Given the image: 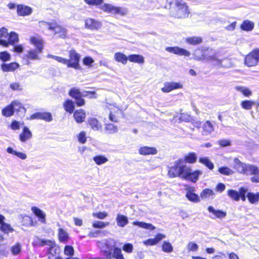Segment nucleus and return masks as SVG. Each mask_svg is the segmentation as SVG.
<instances>
[{
    "mask_svg": "<svg viewBox=\"0 0 259 259\" xmlns=\"http://www.w3.org/2000/svg\"><path fill=\"white\" fill-rule=\"evenodd\" d=\"M128 60L132 62L143 64L144 62V57L140 55H131L128 56Z\"/></svg>",
    "mask_w": 259,
    "mask_h": 259,
    "instance_id": "33",
    "label": "nucleus"
},
{
    "mask_svg": "<svg viewBox=\"0 0 259 259\" xmlns=\"http://www.w3.org/2000/svg\"><path fill=\"white\" fill-rule=\"evenodd\" d=\"M93 160L97 165H102L108 161V159L105 156L99 155L95 156L93 157Z\"/></svg>",
    "mask_w": 259,
    "mask_h": 259,
    "instance_id": "39",
    "label": "nucleus"
},
{
    "mask_svg": "<svg viewBox=\"0 0 259 259\" xmlns=\"http://www.w3.org/2000/svg\"><path fill=\"white\" fill-rule=\"evenodd\" d=\"M7 151L8 153L12 154L13 155H15L17 156L18 157L23 160H24L27 158V156L25 153L21 152H17L13 150V149L11 147H8L7 149Z\"/></svg>",
    "mask_w": 259,
    "mask_h": 259,
    "instance_id": "40",
    "label": "nucleus"
},
{
    "mask_svg": "<svg viewBox=\"0 0 259 259\" xmlns=\"http://www.w3.org/2000/svg\"><path fill=\"white\" fill-rule=\"evenodd\" d=\"M182 85L176 82H167L164 83V87L161 89L163 92L169 93L173 90L181 89Z\"/></svg>",
    "mask_w": 259,
    "mask_h": 259,
    "instance_id": "15",
    "label": "nucleus"
},
{
    "mask_svg": "<svg viewBox=\"0 0 259 259\" xmlns=\"http://www.w3.org/2000/svg\"><path fill=\"white\" fill-rule=\"evenodd\" d=\"M250 53L256 61L258 62L259 61V49L253 50Z\"/></svg>",
    "mask_w": 259,
    "mask_h": 259,
    "instance_id": "64",
    "label": "nucleus"
},
{
    "mask_svg": "<svg viewBox=\"0 0 259 259\" xmlns=\"http://www.w3.org/2000/svg\"><path fill=\"white\" fill-rule=\"evenodd\" d=\"M37 245L40 246H48V252L51 253L52 249L56 246L55 242L51 240H45L42 239H38L36 242Z\"/></svg>",
    "mask_w": 259,
    "mask_h": 259,
    "instance_id": "16",
    "label": "nucleus"
},
{
    "mask_svg": "<svg viewBox=\"0 0 259 259\" xmlns=\"http://www.w3.org/2000/svg\"><path fill=\"white\" fill-rule=\"evenodd\" d=\"M88 123L94 131H99L102 128L101 123L96 118H91L89 119Z\"/></svg>",
    "mask_w": 259,
    "mask_h": 259,
    "instance_id": "29",
    "label": "nucleus"
},
{
    "mask_svg": "<svg viewBox=\"0 0 259 259\" xmlns=\"http://www.w3.org/2000/svg\"><path fill=\"white\" fill-rule=\"evenodd\" d=\"M254 27V23L249 20L243 21L240 25V28L245 31H251Z\"/></svg>",
    "mask_w": 259,
    "mask_h": 259,
    "instance_id": "25",
    "label": "nucleus"
},
{
    "mask_svg": "<svg viewBox=\"0 0 259 259\" xmlns=\"http://www.w3.org/2000/svg\"><path fill=\"white\" fill-rule=\"evenodd\" d=\"M228 195L234 200L238 201L240 199L239 192L234 190H229L228 191Z\"/></svg>",
    "mask_w": 259,
    "mask_h": 259,
    "instance_id": "49",
    "label": "nucleus"
},
{
    "mask_svg": "<svg viewBox=\"0 0 259 259\" xmlns=\"http://www.w3.org/2000/svg\"><path fill=\"white\" fill-rule=\"evenodd\" d=\"M50 34L53 35L56 38H65L66 36V30L56 22H54Z\"/></svg>",
    "mask_w": 259,
    "mask_h": 259,
    "instance_id": "8",
    "label": "nucleus"
},
{
    "mask_svg": "<svg viewBox=\"0 0 259 259\" xmlns=\"http://www.w3.org/2000/svg\"><path fill=\"white\" fill-rule=\"evenodd\" d=\"M247 197L249 201L252 204H255L259 201V192L256 193L248 192Z\"/></svg>",
    "mask_w": 259,
    "mask_h": 259,
    "instance_id": "36",
    "label": "nucleus"
},
{
    "mask_svg": "<svg viewBox=\"0 0 259 259\" xmlns=\"http://www.w3.org/2000/svg\"><path fill=\"white\" fill-rule=\"evenodd\" d=\"M19 67V65L16 62L9 64L3 63L1 65L2 70L4 72L14 71Z\"/></svg>",
    "mask_w": 259,
    "mask_h": 259,
    "instance_id": "24",
    "label": "nucleus"
},
{
    "mask_svg": "<svg viewBox=\"0 0 259 259\" xmlns=\"http://www.w3.org/2000/svg\"><path fill=\"white\" fill-rule=\"evenodd\" d=\"M254 102L250 100L243 101L241 103V107L246 110H250L254 104Z\"/></svg>",
    "mask_w": 259,
    "mask_h": 259,
    "instance_id": "51",
    "label": "nucleus"
},
{
    "mask_svg": "<svg viewBox=\"0 0 259 259\" xmlns=\"http://www.w3.org/2000/svg\"><path fill=\"white\" fill-rule=\"evenodd\" d=\"M197 155L194 152H190L186 155L184 159L180 158L174 162V165L168 170V175L170 178L180 177L185 180L195 183L202 174L200 170H193L186 163L193 164L197 160Z\"/></svg>",
    "mask_w": 259,
    "mask_h": 259,
    "instance_id": "1",
    "label": "nucleus"
},
{
    "mask_svg": "<svg viewBox=\"0 0 259 259\" xmlns=\"http://www.w3.org/2000/svg\"><path fill=\"white\" fill-rule=\"evenodd\" d=\"M31 44L34 45L35 49H30L26 52L25 56L26 58V64H30V60H40L39 54L44 49V40L39 37L32 36L30 39Z\"/></svg>",
    "mask_w": 259,
    "mask_h": 259,
    "instance_id": "2",
    "label": "nucleus"
},
{
    "mask_svg": "<svg viewBox=\"0 0 259 259\" xmlns=\"http://www.w3.org/2000/svg\"><path fill=\"white\" fill-rule=\"evenodd\" d=\"M15 105H20V104L17 102H12L11 104L7 105L6 107L3 109L2 111V115L7 117L12 116L14 113L13 106H15Z\"/></svg>",
    "mask_w": 259,
    "mask_h": 259,
    "instance_id": "20",
    "label": "nucleus"
},
{
    "mask_svg": "<svg viewBox=\"0 0 259 259\" xmlns=\"http://www.w3.org/2000/svg\"><path fill=\"white\" fill-rule=\"evenodd\" d=\"M10 88L13 91H21L22 88L18 82H13L10 84Z\"/></svg>",
    "mask_w": 259,
    "mask_h": 259,
    "instance_id": "60",
    "label": "nucleus"
},
{
    "mask_svg": "<svg viewBox=\"0 0 259 259\" xmlns=\"http://www.w3.org/2000/svg\"><path fill=\"white\" fill-rule=\"evenodd\" d=\"M218 171L222 175L226 176H230L234 174V171L231 169L226 166L220 167Z\"/></svg>",
    "mask_w": 259,
    "mask_h": 259,
    "instance_id": "46",
    "label": "nucleus"
},
{
    "mask_svg": "<svg viewBox=\"0 0 259 259\" xmlns=\"http://www.w3.org/2000/svg\"><path fill=\"white\" fill-rule=\"evenodd\" d=\"M93 215L99 219H104L108 215V213L106 212H99L93 213Z\"/></svg>",
    "mask_w": 259,
    "mask_h": 259,
    "instance_id": "59",
    "label": "nucleus"
},
{
    "mask_svg": "<svg viewBox=\"0 0 259 259\" xmlns=\"http://www.w3.org/2000/svg\"><path fill=\"white\" fill-rule=\"evenodd\" d=\"M123 250L127 253H131L133 250V245L131 243H126L123 245Z\"/></svg>",
    "mask_w": 259,
    "mask_h": 259,
    "instance_id": "63",
    "label": "nucleus"
},
{
    "mask_svg": "<svg viewBox=\"0 0 259 259\" xmlns=\"http://www.w3.org/2000/svg\"><path fill=\"white\" fill-rule=\"evenodd\" d=\"M109 225V222H103L101 221H94L92 226L94 228L102 229Z\"/></svg>",
    "mask_w": 259,
    "mask_h": 259,
    "instance_id": "50",
    "label": "nucleus"
},
{
    "mask_svg": "<svg viewBox=\"0 0 259 259\" xmlns=\"http://www.w3.org/2000/svg\"><path fill=\"white\" fill-rule=\"evenodd\" d=\"M115 245L116 242L113 239H109L105 240L101 247L102 253H103V250H109L111 251L114 250V248L116 247Z\"/></svg>",
    "mask_w": 259,
    "mask_h": 259,
    "instance_id": "22",
    "label": "nucleus"
},
{
    "mask_svg": "<svg viewBox=\"0 0 259 259\" xmlns=\"http://www.w3.org/2000/svg\"><path fill=\"white\" fill-rule=\"evenodd\" d=\"M74 117L77 123H81L84 120L85 113L82 109L76 110L74 113Z\"/></svg>",
    "mask_w": 259,
    "mask_h": 259,
    "instance_id": "27",
    "label": "nucleus"
},
{
    "mask_svg": "<svg viewBox=\"0 0 259 259\" xmlns=\"http://www.w3.org/2000/svg\"><path fill=\"white\" fill-rule=\"evenodd\" d=\"M210 60L212 61L213 64L219 67H228L230 65L229 60L228 59H224L222 60L219 59L215 56H209Z\"/></svg>",
    "mask_w": 259,
    "mask_h": 259,
    "instance_id": "13",
    "label": "nucleus"
},
{
    "mask_svg": "<svg viewBox=\"0 0 259 259\" xmlns=\"http://www.w3.org/2000/svg\"><path fill=\"white\" fill-rule=\"evenodd\" d=\"M94 61L91 57H86L83 59V63L84 65L89 66H92Z\"/></svg>",
    "mask_w": 259,
    "mask_h": 259,
    "instance_id": "62",
    "label": "nucleus"
},
{
    "mask_svg": "<svg viewBox=\"0 0 259 259\" xmlns=\"http://www.w3.org/2000/svg\"><path fill=\"white\" fill-rule=\"evenodd\" d=\"M162 250L165 252L170 253L173 251V247L169 242L164 241L162 245Z\"/></svg>",
    "mask_w": 259,
    "mask_h": 259,
    "instance_id": "48",
    "label": "nucleus"
},
{
    "mask_svg": "<svg viewBox=\"0 0 259 259\" xmlns=\"http://www.w3.org/2000/svg\"><path fill=\"white\" fill-rule=\"evenodd\" d=\"M165 50L170 53L180 56H189L190 54L186 50L178 47H168L165 48Z\"/></svg>",
    "mask_w": 259,
    "mask_h": 259,
    "instance_id": "14",
    "label": "nucleus"
},
{
    "mask_svg": "<svg viewBox=\"0 0 259 259\" xmlns=\"http://www.w3.org/2000/svg\"><path fill=\"white\" fill-rule=\"evenodd\" d=\"M114 58L118 62H120L122 64H126L128 60V57L124 54L118 52L114 54Z\"/></svg>",
    "mask_w": 259,
    "mask_h": 259,
    "instance_id": "31",
    "label": "nucleus"
},
{
    "mask_svg": "<svg viewBox=\"0 0 259 259\" xmlns=\"http://www.w3.org/2000/svg\"><path fill=\"white\" fill-rule=\"evenodd\" d=\"M215 195L213 191L210 189H205L200 193V196L202 199H213Z\"/></svg>",
    "mask_w": 259,
    "mask_h": 259,
    "instance_id": "26",
    "label": "nucleus"
},
{
    "mask_svg": "<svg viewBox=\"0 0 259 259\" xmlns=\"http://www.w3.org/2000/svg\"><path fill=\"white\" fill-rule=\"evenodd\" d=\"M54 22H47L45 21H40L39 22V27L44 31L48 30L50 32L51 30Z\"/></svg>",
    "mask_w": 259,
    "mask_h": 259,
    "instance_id": "44",
    "label": "nucleus"
},
{
    "mask_svg": "<svg viewBox=\"0 0 259 259\" xmlns=\"http://www.w3.org/2000/svg\"><path fill=\"white\" fill-rule=\"evenodd\" d=\"M69 59L68 60V67L79 69V61L80 55L73 50H71L69 52Z\"/></svg>",
    "mask_w": 259,
    "mask_h": 259,
    "instance_id": "6",
    "label": "nucleus"
},
{
    "mask_svg": "<svg viewBox=\"0 0 259 259\" xmlns=\"http://www.w3.org/2000/svg\"><path fill=\"white\" fill-rule=\"evenodd\" d=\"M234 162L233 167L239 173L245 175H256L259 173V169L255 165L242 163L237 158L234 159Z\"/></svg>",
    "mask_w": 259,
    "mask_h": 259,
    "instance_id": "4",
    "label": "nucleus"
},
{
    "mask_svg": "<svg viewBox=\"0 0 259 259\" xmlns=\"http://www.w3.org/2000/svg\"><path fill=\"white\" fill-rule=\"evenodd\" d=\"M199 162L204 165L206 167L210 170L214 168L213 163L207 157H200L199 158Z\"/></svg>",
    "mask_w": 259,
    "mask_h": 259,
    "instance_id": "32",
    "label": "nucleus"
},
{
    "mask_svg": "<svg viewBox=\"0 0 259 259\" xmlns=\"http://www.w3.org/2000/svg\"><path fill=\"white\" fill-rule=\"evenodd\" d=\"M58 237L60 241L63 242H66L69 239L68 234L62 228H60L59 230Z\"/></svg>",
    "mask_w": 259,
    "mask_h": 259,
    "instance_id": "41",
    "label": "nucleus"
},
{
    "mask_svg": "<svg viewBox=\"0 0 259 259\" xmlns=\"http://www.w3.org/2000/svg\"><path fill=\"white\" fill-rule=\"evenodd\" d=\"M31 210L38 218L40 222L43 223H46V214L42 210L36 206L32 207Z\"/></svg>",
    "mask_w": 259,
    "mask_h": 259,
    "instance_id": "23",
    "label": "nucleus"
},
{
    "mask_svg": "<svg viewBox=\"0 0 259 259\" xmlns=\"http://www.w3.org/2000/svg\"><path fill=\"white\" fill-rule=\"evenodd\" d=\"M236 89L246 97H249L252 95L251 91L246 87L237 86L236 87Z\"/></svg>",
    "mask_w": 259,
    "mask_h": 259,
    "instance_id": "45",
    "label": "nucleus"
},
{
    "mask_svg": "<svg viewBox=\"0 0 259 259\" xmlns=\"http://www.w3.org/2000/svg\"><path fill=\"white\" fill-rule=\"evenodd\" d=\"M78 141L84 144L86 142V134L84 132H81L78 136Z\"/></svg>",
    "mask_w": 259,
    "mask_h": 259,
    "instance_id": "61",
    "label": "nucleus"
},
{
    "mask_svg": "<svg viewBox=\"0 0 259 259\" xmlns=\"http://www.w3.org/2000/svg\"><path fill=\"white\" fill-rule=\"evenodd\" d=\"M180 120L182 121L189 122L191 121L192 119L190 115L186 113H182L180 116Z\"/></svg>",
    "mask_w": 259,
    "mask_h": 259,
    "instance_id": "56",
    "label": "nucleus"
},
{
    "mask_svg": "<svg viewBox=\"0 0 259 259\" xmlns=\"http://www.w3.org/2000/svg\"><path fill=\"white\" fill-rule=\"evenodd\" d=\"M103 255L106 259H125L121 249L118 247L114 248L113 252L109 250H103Z\"/></svg>",
    "mask_w": 259,
    "mask_h": 259,
    "instance_id": "7",
    "label": "nucleus"
},
{
    "mask_svg": "<svg viewBox=\"0 0 259 259\" xmlns=\"http://www.w3.org/2000/svg\"><path fill=\"white\" fill-rule=\"evenodd\" d=\"M69 95L75 100V103L78 106H82L85 103L84 100L81 98V94L79 89L76 88H71L69 92Z\"/></svg>",
    "mask_w": 259,
    "mask_h": 259,
    "instance_id": "9",
    "label": "nucleus"
},
{
    "mask_svg": "<svg viewBox=\"0 0 259 259\" xmlns=\"http://www.w3.org/2000/svg\"><path fill=\"white\" fill-rule=\"evenodd\" d=\"M74 250L72 246L66 245L64 247V253L66 255L72 256L74 254Z\"/></svg>",
    "mask_w": 259,
    "mask_h": 259,
    "instance_id": "53",
    "label": "nucleus"
},
{
    "mask_svg": "<svg viewBox=\"0 0 259 259\" xmlns=\"http://www.w3.org/2000/svg\"><path fill=\"white\" fill-rule=\"evenodd\" d=\"M89 5H100V8L104 12L114 14L124 15L127 13V10L120 7H116L110 4H103V0H84Z\"/></svg>",
    "mask_w": 259,
    "mask_h": 259,
    "instance_id": "3",
    "label": "nucleus"
},
{
    "mask_svg": "<svg viewBox=\"0 0 259 259\" xmlns=\"http://www.w3.org/2000/svg\"><path fill=\"white\" fill-rule=\"evenodd\" d=\"M208 210L209 212L212 213L217 218L221 219L225 218L226 216V213L220 210H215L214 208L209 206L208 207Z\"/></svg>",
    "mask_w": 259,
    "mask_h": 259,
    "instance_id": "34",
    "label": "nucleus"
},
{
    "mask_svg": "<svg viewBox=\"0 0 259 259\" xmlns=\"http://www.w3.org/2000/svg\"><path fill=\"white\" fill-rule=\"evenodd\" d=\"M186 197L188 200L194 203L200 201L199 196L195 193L196 188L193 187H188L186 188Z\"/></svg>",
    "mask_w": 259,
    "mask_h": 259,
    "instance_id": "10",
    "label": "nucleus"
},
{
    "mask_svg": "<svg viewBox=\"0 0 259 259\" xmlns=\"http://www.w3.org/2000/svg\"><path fill=\"white\" fill-rule=\"evenodd\" d=\"M8 35V41L6 40L0 39V45L8 47L9 44L13 45L15 42H17L18 41L19 37L16 33L11 32Z\"/></svg>",
    "mask_w": 259,
    "mask_h": 259,
    "instance_id": "12",
    "label": "nucleus"
},
{
    "mask_svg": "<svg viewBox=\"0 0 259 259\" xmlns=\"http://www.w3.org/2000/svg\"><path fill=\"white\" fill-rule=\"evenodd\" d=\"M11 59V55L7 52L4 51L0 53V59L3 62L9 61Z\"/></svg>",
    "mask_w": 259,
    "mask_h": 259,
    "instance_id": "54",
    "label": "nucleus"
},
{
    "mask_svg": "<svg viewBox=\"0 0 259 259\" xmlns=\"http://www.w3.org/2000/svg\"><path fill=\"white\" fill-rule=\"evenodd\" d=\"M32 137V134L31 132L27 127L24 126L23 128L22 132L19 135V139L22 142H25L30 139Z\"/></svg>",
    "mask_w": 259,
    "mask_h": 259,
    "instance_id": "21",
    "label": "nucleus"
},
{
    "mask_svg": "<svg viewBox=\"0 0 259 259\" xmlns=\"http://www.w3.org/2000/svg\"><path fill=\"white\" fill-rule=\"evenodd\" d=\"M214 128L212 123L209 121H206L203 125V135H208L213 131Z\"/></svg>",
    "mask_w": 259,
    "mask_h": 259,
    "instance_id": "38",
    "label": "nucleus"
},
{
    "mask_svg": "<svg viewBox=\"0 0 259 259\" xmlns=\"http://www.w3.org/2000/svg\"><path fill=\"white\" fill-rule=\"evenodd\" d=\"M65 110L66 111L71 113L74 109V105L72 101L67 100L63 104Z\"/></svg>",
    "mask_w": 259,
    "mask_h": 259,
    "instance_id": "43",
    "label": "nucleus"
},
{
    "mask_svg": "<svg viewBox=\"0 0 259 259\" xmlns=\"http://www.w3.org/2000/svg\"><path fill=\"white\" fill-rule=\"evenodd\" d=\"M186 41L191 45H196L202 42V38L200 37L194 36L187 38Z\"/></svg>",
    "mask_w": 259,
    "mask_h": 259,
    "instance_id": "47",
    "label": "nucleus"
},
{
    "mask_svg": "<svg viewBox=\"0 0 259 259\" xmlns=\"http://www.w3.org/2000/svg\"><path fill=\"white\" fill-rule=\"evenodd\" d=\"M11 251L13 254H17L21 251V246L19 243H17L11 248Z\"/></svg>",
    "mask_w": 259,
    "mask_h": 259,
    "instance_id": "58",
    "label": "nucleus"
},
{
    "mask_svg": "<svg viewBox=\"0 0 259 259\" xmlns=\"http://www.w3.org/2000/svg\"><path fill=\"white\" fill-rule=\"evenodd\" d=\"M187 248L189 251H195L198 249V246L195 242H190L188 243Z\"/></svg>",
    "mask_w": 259,
    "mask_h": 259,
    "instance_id": "55",
    "label": "nucleus"
},
{
    "mask_svg": "<svg viewBox=\"0 0 259 259\" xmlns=\"http://www.w3.org/2000/svg\"><path fill=\"white\" fill-rule=\"evenodd\" d=\"M257 62L250 53L245 58V64L248 67H251L256 65Z\"/></svg>",
    "mask_w": 259,
    "mask_h": 259,
    "instance_id": "37",
    "label": "nucleus"
},
{
    "mask_svg": "<svg viewBox=\"0 0 259 259\" xmlns=\"http://www.w3.org/2000/svg\"><path fill=\"white\" fill-rule=\"evenodd\" d=\"M133 225L137 226L140 228L147 230H153L155 227L151 224L143 222L135 221L133 223Z\"/></svg>",
    "mask_w": 259,
    "mask_h": 259,
    "instance_id": "30",
    "label": "nucleus"
},
{
    "mask_svg": "<svg viewBox=\"0 0 259 259\" xmlns=\"http://www.w3.org/2000/svg\"><path fill=\"white\" fill-rule=\"evenodd\" d=\"M116 220L118 226L121 227H124L128 223L127 218L122 214H118Z\"/></svg>",
    "mask_w": 259,
    "mask_h": 259,
    "instance_id": "35",
    "label": "nucleus"
},
{
    "mask_svg": "<svg viewBox=\"0 0 259 259\" xmlns=\"http://www.w3.org/2000/svg\"><path fill=\"white\" fill-rule=\"evenodd\" d=\"M80 94H81V98L84 97H89V98H95L96 97L95 96L96 94L95 92H88V91H83L82 92H80Z\"/></svg>",
    "mask_w": 259,
    "mask_h": 259,
    "instance_id": "57",
    "label": "nucleus"
},
{
    "mask_svg": "<svg viewBox=\"0 0 259 259\" xmlns=\"http://www.w3.org/2000/svg\"><path fill=\"white\" fill-rule=\"evenodd\" d=\"M31 120L33 119H42L47 122H50L53 118L50 112H37L32 114L29 118Z\"/></svg>",
    "mask_w": 259,
    "mask_h": 259,
    "instance_id": "11",
    "label": "nucleus"
},
{
    "mask_svg": "<svg viewBox=\"0 0 259 259\" xmlns=\"http://www.w3.org/2000/svg\"><path fill=\"white\" fill-rule=\"evenodd\" d=\"M101 23L93 19H88L85 21V26L91 30H98L101 27Z\"/></svg>",
    "mask_w": 259,
    "mask_h": 259,
    "instance_id": "18",
    "label": "nucleus"
},
{
    "mask_svg": "<svg viewBox=\"0 0 259 259\" xmlns=\"http://www.w3.org/2000/svg\"><path fill=\"white\" fill-rule=\"evenodd\" d=\"M175 5L177 8L176 17L178 18H185L188 17L189 11L186 3L182 0H176Z\"/></svg>",
    "mask_w": 259,
    "mask_h": 259,
    "instance_id": "5",
    "label": "nucleus"
},
{
    "mask_svg": "<svg viewBox=\"0 0 259 259\" xmlns=\"http://www.w3.org/2000/svg\"><path fill=\"white\" fill-rule=\"evenodd\" d=\"M105 131L107 134H112L118 131L117 127L112 123L105 124Z\"/></svg>",
    "mask_w": 259,
    "mask_h": 259,
    "instance_id": "42",
    "label": "nucleus"
},
{
    "mask_svg": "<svg viewBox=\"0 0 259 259\" xmlns=\"http://www.w3.org/2000/svg\"><path fill=\"white\" fill-rule=\"evenodd\" d=\"M165 238V235L158 233L154 238H150L143 241L145 245H154L157 244L162 239Z\"/></svg>",
    "mask_w": 259,
    "mask_h": 259,
    "instance_id": "19",
    "label": "nucleus"
},
{
    "mask_svg": "<svg viewBox=\"0 0 259 259\" xmlns=\"http://www.w3.org/2000/svg\"><path fill=\"white\" fill-rule=\"evenodd\" d=\"M0 229L2 232L7 234L14 231L11 226L9 224L6 223H4L1 225Z\"/></svg>",
    "mask_w": 259,
    "mask_h": 259,
    "instance_id": "52",
    "label": "nucleus"
},
{
    "mask_svg": "<svg viewBox=\"0 0 259 259\" xmlns=\"http://www.w3.org/2000/svg\"><path fill=\"white\" fill-rule=\"evenodd\" d=\"M17 12L19 16H27L31 14L32 9L25 5H18L17 6Z\"/></svg>",
    "mask_w": 259,
    "mask_h": 259,
    "instance_id": "17",
    "label": "nucleus"
},
{
    "mask_svg": "<svg viewBox=\"0 0 259 259\" xmlns=\"http://www.w3.org/2000/svg\"><path fill=\"white\" fill-rule=\"evenodd\" d=\"M139 153L142 155H145L155 154L157 153V150L154 147L144 146L140 148Z\"/></svg>",
    "mask_w": 259,
    "mask_h": 259,
    "instance_id": "28",
    "label": "nucleus"
}]
</instances>
